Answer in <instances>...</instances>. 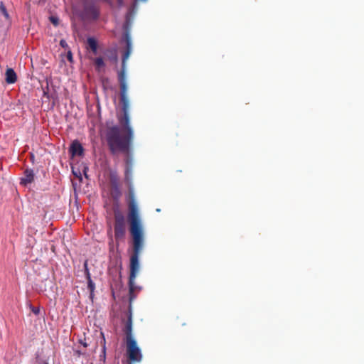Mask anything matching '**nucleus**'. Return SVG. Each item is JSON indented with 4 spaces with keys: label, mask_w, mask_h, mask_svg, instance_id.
Here are the masks:
<instances>
[{
    "label": "nucleus",
    "mask_w": 364,
    "mask_h": 364,
    "mask_svg": "<svg viewBox=\"0 0 364 364\" xmlns=\"http://www.w3.org/2000/svg\"><path fill=\"white\" fill-rule=\"evenodd\" d=\"M129 220L130 232L134 240V254L131 257L129 285L131 290L134 288V281L139 271V255L143 247L144 235L141 221L139 218L136 204L132 202L129 205Z\"/></svg>",
    "instance_id": "f257e3e1"
},
{
    "label": "nucleus",
    "mask_w": 364,
    "mask_h": 364,
    "mask_svg": "<svg viewBox=\"0 0 364 364\" xmlns=\"http://www.w3.org/2000/svg\"><path fill=\"white\" fill-rule=\"evenodd\" d=\"M122 124L127 129L126 134L117 127H112L109 130L107 134L108 143L113 152L127 151L129 143L133 136V131L129 126V119L127 113H125Z\"/></svg>",
    "instance_id": "f03ea898"
},
{
    "label": "nucleus",
    "mask_w": 364,
    "mask_h": 364,
    "mask_svg": "<svg viewBox=\"0 0 364 364\" xmlns=\"http://www.w3.org/2000/svg\"><path fill=\"white\" fill-rule=\"evenodd\" d=\"M127 351L130 360L133 361H140L141 354L140 349L136 345V341L133 338L131 333L127 335Z\"/></svg>",
    "instance_id": "7ed1b4c3"
},
{
    "label": "nucleus",
    "mask_w": 364,
    "mask_h": 364,
    "mask_svg": "<svg viewBox=\"0 0 364 364\" xmlns=\"http://www.w3.org/2000/svg\"><path fill=\"white\" fill-rule=\"evenodd\" d=\"M34 179V173L31 170H26L24 173V176L21 178V184L27 186L33 182Z\"/></svg>",
    "instance_id": "20e7f679"
},
{
    "label": "nucleus",
    "mask_w": 364,
    "mask_h": 364,
    "mask_svg": "<svg viewBox=\"0 0 364 364\" xmlns=\"http://www.w3.org/2000/svg\"><path fill=\"white\" fill-rule=\"evenodd\" d=\"M70 152L73 156H80L82 153V147L80 143L74 141L70 146Z\"/></svg>",
    "instance_id": "39448f33"
},
{
    "label": "nucleus",
    "mask_w": 364,
    "mask_h": 364,
    "mask_svg": "<svg viewBox=\"0 0 364 364\" xmlns=\"http://www.w3.org/2000/svg\"><path fill=\"white\" fill-rule=\"evenodd\" d=\"M16 74L11 68H8L6 72V81L9 84L14 83L16 81Z\"/></svg>",
    "instance_id": "423d86ee"
},
{
    "label": "nucleus",
    "mask_w": 364,
    "mask_h": 364,
    "mask_svg": "<svg viewBox=\"0 0 364 364\" xmlns=\"http://www.w3.org/2000/svg\"><path fill=\"white\" fill-rule=\"evenodd\" d=\"M87 43L93 52H96L97 47L96 41L92 38H90L87 40Z\"/></svg>",
    "instance_id": "0eeeda50"
},
{
    "label": "nucleus",
    "mask_w": 364,
    "mask_h": 364,
    "mask_svg": "<svg viewBox=\"0 0 364 364\" xmlns=\"http://www.w3.org/2000/svg\"><path fill=\"white\" fill-rule=\"evenodd\" d=\"M0 13L5 17L6 19H9V14L2 3H0Z\"/></svg>",
    "instance_id": "6e6552de"
},
{
    "label": "nucleus",
    "mask_w": 364,
    "mask_h": 364,
    "mask_svg": "<svg viewBox=\"0 0 364 364\" xmlns=\"http://www.w3.org/2000/svg\"><path fill=\"white\" fill-rule=\"evenodd\" d=\"M124 233V230L123 228L116 227L115 228V235L116 237H122Z\"/></svg>",
    "instance_id": "1a4fd4ad"
},
{
    "label": "nucleus",
    "mask_w": 364,
    "mask_h": 364,
    "mask_svg": "<svg viewBox=\"0 0 364 364\" xmlns=\"http://www.w3.org/2000/svg\"><path fill=\"white\" fill-rule=\"evenodd\" d=\"M95 64L98 69L102 68V67H104L105 65L104 61L102 58H97L95 60Z\"/></svg>",
    "instance_id": "9d476101"
},
{
    "label": "nucleus",
    "mask_w": 364,
    "mask_h": 364,
    "mask_svg": "<svg viewBox=\"0 0 364 364\" xmlns=\"http://www.w3.org/2000/svg\"><path fill=\"white\" fill-rule=\"evenodd\" d=\"M121 78H122V76L121 77ZM121 80H122V98H123V100H124L125 92H126L127 87H126L125 84L122 82V79H121Z\"/></svg>",
    "instance_id": "9b49d317"
},
{
    "label": "nucleus",
    "mask_w": 364,
    "mask_h": 364,
    "mask_svg": "<svg viewBox=\"0 0 364 364\" xmlns=\"http://www.w3.org/2000/svg\"><path fill=\"white\" fill-rule=\"evenodd\" d=\"M51 22L55 25L57 26L58 24V18L54 16L50 17Z\"/></svg>",
    "instance_id": "f8f14e48"
},
{
    "label": "nucleus",
    "mask_w": 364,
    "mask_h": 364,
    "mask_svg": "<svg viewBox=\"0 0 364 364\" xmlns=\"http://www.w3.org/2000/svg\"><path fill=\"white\" fill-rule=\"evenodd\" d=\"M73 174H74L76 177H77V178H79L80 179H81V173H80V171H75V168H73Z\"/></svg>",
    "instance_id": "ddd939ff"
},
{
    "label": "nucleus",
    "mask_w": 364,
    "mask_h": 364,
    "mask_svg": "<svg viewBox=\"0 0 364 364\" xmlns=\"http://www.w3.org/2000/svg\"><path fill=\"white\" fill-rule=\"evenodd\" d=\"M68 58L70 61H72V53L70 52H68Z\"/></svg>",
    "instance_id": "4468645a"
},
{
    "label": "nucleus",
    "mask_w": 364,
    "mask_h": 364,
    "mask_svg": "<svg viewBox=\"0 0 364 364\" xmlns=\"http://www.w3.org/2000/svg\"><path fill=\"white\" fill-rule=\"evenodd\" d=\"M60 43L63 47L66 46V42L64 40H61Z\"/></svg>",
    "instance_id": "2eb2a0df"
},
{
    "label": "nucleus",
    "mask_w": 364,
    "mask_h": 364,
    "mask_svg": "<svg viewBox=\"0 0 364 364\" xmlns=\"http://www.w3.org/2000/svg\"><path fill=\"white\" fill-rule=\"evenodd\" d=\"M80 343L84 346V347H87V343L83 341H80Z\"/></svg>",
    "instance_id": "dca6fc26"
},
{
    "label": "nucleus",
    "mask_w": 364,
    "mask_h": 364,
    "mask_svg": "<svg viewBox=\"0 0 364 364\" xmlns=\"http://www.w3.org/2000/svg\"><path fill=\"white\" fill-rule=\"evenodd\" d=\"M87 167L85 166H83V172H84V174L86 176V172H87Z\"/></svg>",
    "instance_id": "f3484780"
},
{
    "label": "nucleus",
    "mask_w": 364,
    "mask_h": 364,
    "mask_svg": "<svg viewBox=\"0 0 364 364\" xmlns=\"http://www.w3.org/2000/svg\"><path fill=\"white\" fill-rule=\"evenodd\" d=\"M90 286L91 289L92 290V289H93V286H92V282H90Z\"/></svg>",
    "instance_id": "a211bd4d"
},
{
    "label": "nucleus",
    "mask_w": 364,
    "mask_h": 364,
    "mask_svg": "<svg viewBox=\"0 0 364 364\" xmlns=\"http://www.w3.org/2000/svg\"><path fill=\"white\" fill-rule=\"evenodd\" d=\"M129 58V53L127 54L126 57L124 59V61Z\"/></svg>",
    "instance_id": "6ab92c4d"
}]
</instances>
